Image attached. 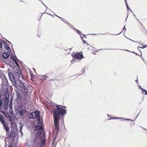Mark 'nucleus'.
Returning <instances> with one entry per match:
<instances>
[{"instance_id": "1", "label": "nucleus", "mask_w": 147, "mask_h": 147, "mask_svg": "<svg viewBox=\"0 0 147 147\" xmlns=\"http://www.w3.org/2000/svg\"><path fill=\"white\" fill-rule=\"evenodd\" d=\"M40 113L39 111L36 110L30 113L28 115V117L30 119H36L33 122L34 126V130H38L37 132L35 134L34 140L35 143V146H36L38 144L40 143L41 147H45L46 143V139H42L40 136L41 134L44 132L42 130L43 129V120L42 117L40 116Z\"/></svg>"}, {"instance_id": "2", "label": "nucleus", "mask_w": 147, "mask_h": 147, "mask_svg": "<svg viewBox=\"0 0 147 147\" xmlns=\"http://www.w3.org/2000/svg\"><path fill=\"white\" fill-rule=\"evenodd\" d=\"M50 107L54 110L53 116L55 129L58 133L59 130V121L67 113V110L63 109L54 102H50Z\"/></svg>"}, {"instance_id": "3", "label": "nucleus", "mask_w": 147, "mask_h": 147, "mask_svg": "<svg viewBox=\"0 0 147 147\" xmlns=\"http://www.w3.org/2000/svg\"><path fill=\"white\" fill-rule=\"evenodd\" d=\"M8 76L13 85L17 88L18 89V88L19 87L20 89L21 87H22L25 86L24 83H23L22 80H20V79H18L16 81L14 75L12 72H9Z\"/></svg>"}, {"instance_id": "4", "label": "nucleus", "mask_w": 147, "mask_h": 147, "mask_svg": "<svg viewBox=\"0 0 147 147\" xmlns=\"http://www.w3.org/2000/svg\"><path fill=\"white\" fill-rule=\"evenodd\" d=\"M9 84L7 79H5V80L2 81V83L0 85V94L1 92L4 93L5 91H8V88Z\"/></svg>"}, {"instance_id": "5", "label": "nucleus", "mask_w": 147, "mask_h": 147, "mask_svg": "<svg viewBox=\"0 0 147 147\" xmlns=\"http://www.w3.org/2000/svg\"><path fill=\"white\" fill-rule=\"evenodd\" d=\"M3 96H5V99L4 101V105L3 106V109L7 110L9 104V94L8 91H5L3 93Z\"/></svg>"}, {"instance_id": "6", "label": "nucleus", "mask_w": 147, "mask_h": 147, "mask_svg": "<svg viewBox=\"0 0 147 147\" xmlns=\"http://www.w3.org/2000/svg\"><path fill=\"white\" fill-rule=\"evenodd\" d=\"M16 100L17 101V106L18 108L20 109H22L23 108V105L21 97L19 91H16Z\"/></svg>"}, {"instance_id": "7", "label": "nucleus", "mask_w": 147, "mask_h": 147, "mask_svg": "<svg viewBox=\"0 0 147 147\" xmlns=\"http://www.w3.org/2000/svg\"><path fill=\"white\" fill-rule=\"evenodd\" d=\"M72 56L73 59V60H71L72 64L74 63L73 61H75V59L81 60L84 58L82 52H77L75 53V52H74L72 54Z\"/></svg>"}, {"instance_id": "8", "label": "nucleus", "mask_w": 147, "mask_h": 147, "mask_svg": "<svg viewBox=\"0 0 147 147\" xmlns=\"http://www.w3.org/2000/svg\"><path fill=\"white\" fill-rule=\"evenodd\" d=\"M3 116L0 114V121L4 127L7 134H9V128L8 126V124L5 123V121L3 119Z\"/></svg>"}, {"instance_id": "9", "label": "nucleus", "mask_w": 147, "mask_h": 147, "mask_svg": "<svg viewBox=\"0 0 147 147\" xmlns=\"http://www.w3.org/2000/svg\"><path fill=\"white\" fill-rule=\"evenodd\" d=\"M14 74L16 77L18 79H20V77H21L22 79H23V76L22 72L21 71V69H19L18 67V69H16L14 71Z\"/></svg>"}, {"instance_id": "10", "label": "nucleus", "mask_w": 147, "mask_h": 147, "mask_svg": "<svg viewBox=\"0 0 147 147\" xmlns=\"http://www.w3.org/2000/svg\"><path fill=\"white\" fill-rule=\"evenodd\" d=\"M3 95V92H1V94H0V112L2 114H3L4 113L3 111L1 109H3V99L1 97V96Z\"/></svg>"}, {"instance_id": "11", "label": "nucleus", "mask_w": 147, "mask_h": 147, "mask_svg": "<svg viewBox=\"0 0 147 147\" xmlns=\"http://www.w3.org/2000/svg\"><path fill=\"white\" fill-rule=\"evenodd\" d=\"M7 136V138H10L13 140H14L16 136L15 132L11 131L10 134H9Z\"/></svg>"}, {"instance_id": "12", "label": "nucleus", "mask_w": 147, "mask_h": 147, "mask_svg": "<svg viewBox=\"0 0 147 147\" xmlns=\"http://www.w3.org/2000/svg\"><path fill=\"white\" fill-rule=\"evenodd\" d=\"M26 112V111L24 109H19L18 110V112L21 117L23 116Z\"/></svg>"}, {"instance_id": "13", "label": "nucleus", "mask_w": 147, "mask_h": 147, "mask_svg": "<svg viewBox=\"0 0 147 147\" xmlns=\"http://www.w3.org/2000/svg\"><path fill=\"white\" fill-rule=\"evenodd\" d=\"M20 89L23 94H26L28 92V90L25 86L22 87H21Z\"/></svg>"}, {"instance_id": "14", "label": "nucleus", "mask_w": 147, "mask_h": 147, "mask_svg": "<svg viewBox=\"0 0 147 147\" xmlns=\"http://www.w3.org/2000/svg\"><path fill=\"white\" fill-rule=\"evenodd\" d=\"M1 57L3 58L7 59L9 58V55L7 52L3 53L2 55L0 54V58H1Z\"/></svg>"}, {"instance_id": "15", "label": "nucleus", "mask_w": 147, "mask_h": 147, "mask_svg": "<svg viewBox=\"0 0 147 147\" xmlns=\"http://www.w3.org/2000/svg\"><path fill=\"white\" fill-rule=\"evenodd\" d=\"M8 65L11 67L14 70V69L16 67V66L14 63H9Z\"/></svg>"}, {"instance_id": "16", "label": "nucleus", "mask_w": 147, "mask_h": 147, "mask_svg": "<svg viewBox=\"0 0 147 147\" xmlns=\"http://www.w3.org/2000/svg\"><path fill=\"white\" fill-rule=\"evenodd\" d=\"M13 61L14 62V63L16 64V66H17V67L19 69H20V67L19 65V63L16 61V60L15 59H14Z\"/></svg>"}, {"instance_id": "17", "label": "nucleus", "mask_w": 147, "mask_h": 147, "mask_svg": "<svg viewBox=\"0 0 147 147\" xmlns=\"http://www.w3.org/2000/svg\"><path fill=\"white\" fill-rule=\"evenodd\" d=\"M0 73L1 74V78L2 80V81L5 80V79H6L5 75L3 73H2L1 72Z\"/></svg>"}, {"instance_id": "18", "label": "nucleus", "mask_w": 147, "mask_h": 147, "mask_svg": "<svg viewBox=\"0 0 147 147\" xmlns=\"http://www.w3.org/2000/svg\"><path fill=\"white\" fill-rule=\"evenodd\" d=\"M75 31H76L78 34H79L80 35L81 37V36H82L81 34L83 36H84L85 35L84 34L82 33L81 32L80 30H78L77 29L75 30Z\"/></svg>"}, {"instance_id": "19", "label": "nucleus", "mask_w": 147, "mask_h": 147, "mask_svg": "<svg viewBox=\"0 0 147 147\" xmlns=\"http://www.w3.org/2000/svg\"><path fill=\"white\" fill-rule=\"evenodd\" d=\"M5 48L6 50H7L8 51H10V52L12 53V52L11 50V49L10 47H9L8 45L7 46H6L5 47Z\"/></svg>"}, {"instance_id": "20", "label": "nucleus", "mask_w": 147, "mask_h": 147, "mask_svg": "<svg viewBox=\"0 0 147 147\" xmlns=\"http://www.w3.org/2000/svg\"><path fill=\"white\" fill-rule=\"evenodd\" d=\"M140 89L142 90V93L143 94H144V92H145V94L147 95V92L145 90L143 89L141 87H140Z\"/></svg>"}, {"instance_id": "21", "label": "nucleus", "mask_w": 147, "mask_h": 147, "mask_svg": "<svg viewBox=\"0 0 147 147\" xmlns=\"http://www.w3.org/2000/svg\"><path fill=\"white\" fill-rule=\"evenodd\" d=\"M13 96L12 95L10 97V104H12L13 100Z\"/></svg>"}, {"instance_id": "22", "label": "nucleus", "mask_w": 147, "mask_h": 147, "mask_svg": "<svg viewBox=\"0 0 147 147\" xmlns=\"http://www.w3.org/2000/svg\"><path fill=\"white\" fill-rule=\"evenodd\" d=\"M68 25L69 26V27L74 30L75 31L76 29L74 26L70 25V24Z\"/></svg>"}, {"instance_id": "23", "label": "nucleus", "mask_w": 147, "mask_h": 147, "mask_svg": "<svg viewBox=\"0 0 147 147\" xmlns=\"http://www.w3.org/2000/svg\"><path fill=\"white\" fill-rule=\"evenodd\" d=\"M11 131H15V130H16V129H17V127L15 125L13 127L12 126H11Z\"/></svg>"}, {"instance_id": "24", "label": "nucleus", "mask_w": 147, "mask_h": 147, "mask_svg": "<svg viewBox=\"0 0 147 147\" xmlns=\"http://www.w3.org/2000/svg\"><path fill=\"white\" fill-rule=\"evenodd\" d=\"M11 56L10 57L9 60L10 61H12V60L13 61L14 59H15L13 57V55L12 53H11Z\"/></svg>"}, {"instance_id": "25", "label": "nucleus", "mask_w": 147, "mask_h": 147, "mask_svg": "<svg viewBox=\"0 0 147 147\" xmlns=\"http://www.w3.org/2000/svg\"><path fill=\"white\" fill-rule=\"evenodd\" d=\"M43 13H46V14H48V15H49V16H50L53 17V18L54 17V16H55V15H56V14H55L54 15H52V14H50V13H47L45 11L43 14Z\"/></svg>"}, {"instance_id": "26", "label": "nucleus", "mask_w": 147, "mask_h": 147, "mask_svg": "<svg viewBox=\"0 0 147 147\" xmlns=\"http://www.w3.org/2000/svg\"><path fill=\"white\" fill-rule=\"evenodd\" d=\"M81 39H82V40L83 42V43L84 44L86 43V44L88 45H89L86 42V41L85 40H84L83 38H82V36H81Z\"/></svg>"}, {"instance_id": "27", "label": "nucleus", "mask_w": 147, "mask_h": 147, "mask_svg": "<svg viewBox=\"0 0 147 147\" xmlns=\"http://www.w3.org/2000/svg\"><path fill=\"white\" fill-rule=\"evenodd\" d=\"M125 3H126V5H127V8L128 9H129L133 13V12L132 11L131 9H130V8L129 7V6H128V5H127V3L126 0H125Z\"/></svg>"}, {"instance_id": "28", "label": "nucleus", "mask_w": 147, "mask_h": 147, "mask_svg": "<svg viewBox=\"0 0 147 147\" xmlns=\"http://www.w3.org/2000/svg\"><path fill=\"white\" fill-rule=\"evenodd\" d=\"M62 21H63V22H64L65 23L67 24V25H69V23L67 22L66 21H65L64 20V19L63 18V20H61Z\"/></svg>"}, {"instance_id": "29", "label": "nucleus", "mask_w": 147, "mask_h": 147, "mask_svg": "<svg viewBox=\"0 0 147 147\" xmlns=\"http://www.w3.org/2000/svg\"><path fill=\"white\" fill-rule=\"evenodd\" d=\"M23 126V124H20V131H22V129Z\"/></svg>"}, {"instance_id": "30", "label": "nucleus", "mask_w": 147, "mask_h": 147, "mask_svg": "<svg viewBox=\"0 0 147 147\" xmlns=\"http://www.w3.org/2000/svg\"><path fill=\"white\" fill-rule=\"evenodd\" d=\"M9 109H12V104H10L9 105Z\"/></svg>"}, {"instance_id": "31", "label": "nucleus", "mask_w": 147, "mask_h": 147, "mask_svg": "<svg viewBox=\"0 0 147 147\" xmlns=\"http://www.w3.org/2000/svg\"><path fill=\"white\" fill-rule=\"evenodd\" d=\"M2 43H3L4 44V47L6 46H7V45H8L6 42L4 41H3Z\"/></svg>"}, {"instance_id": "32", "label": "nucleus", "mask_w": 147, "mask_h": 147, "mask_svg": "<svg viewBox=\"0 0 147 147\" xmlns=\"http://www.w3.org/2000/svg\"><path fill=\"white\" fill-rule=\"evenodd\" d=\"M9 112L10 114H12L13 112L12 111V109L10 110L9 109Z\"/></svg>"}, {"instance_id": "33", "label": "nucleus", "mask_w": 147, "mask_h": 147, "mask_svg": "<svg viewBox=\"0 0 147 147\" xmlns=\"http://www.w3.org/2000/svg\"><path fill=\"white\" fill-rule=\"evenodd\" d=\"M41 2L45 6V7H46V9L45 10V11H46L48 9L47 7L44 3H43V2L42 1H41Z\"/></svg>"}, {"instance_id": "34", "label": "nucleus", "mask_w": 147, "mask_h": 147, "mask_svg": "<svg viewBox=\"0 0 147 147\" xmlns=\"http://www.w3.org/2000/svg\"><path fill=\"white\" fill-rule=\"evenodd\" d=\"M59 106L62 108L63 109H64L65 108H66V106H63V105H59Z\"/></svg>"}, {"instance_id": "35", "label": "nucleus", "mask_w": 147, "mask_h": 147, "mask_svg": "<svg viewBox=\"0 0 147 147\" xmlns=\"http://www.w3.org/2000/svg\"><path fill=\"white\" fill-rule=\"evenodd\" d=\"M42 76L44 77L45 79L48 78V76H47L46 74L44 75H42Z\"/></svg>"}, {"instance_id": "36", "label": "nucleus", "mask_w": 147, "mask_h": 147, "mask_svg": "<svg viewBox=\"0 0 147 147\" xmlns=\"http://www.w3.org/2000/svg\"><path fill=\"white\" fill-rule=\"evenodd\" d=\"M122 119V118H119V117H114V118H113L111 119H109L110 120L111 119Z\"/></svg>"}, {"instance_id": "37", "label": "nucleus", "mask_w": 147, "mask_h": 147, "mask_svg": "<svg viewBox=\"0 0 147 147\" xmlns=\"http://www.w3.org/2000/svg\"><path fill=\"white\" fill-rule=\"evenodd\" d=\"M3 47V43L2 42H0V49L1 48Z\"/></svg>"}, {"instance_id": "38", "label": "nucleus", "mask_w": 147, "mask_h": 147, "mask_svg": "<svg viewBox=\"0 0 147 147\" xmlns=\"http://www.w3.org/2000/svg\"><path fill=\"white\" fill-rule=\"evenodd\" d=\"M55 16H57V17H58L59 18V19L61 20H63V18H61V17L59 16H57V15H55Z\"/></svg>"}, {"instance_id": "39", "label": "nucleus", "mask_w": 147, "mask_h": 147, "mask_svg": "<svg viewBox=\"0 0 147 147\" xmlns=\"http://www.w3.org/2000/svg\"><path fill=\"white\" fill-rule=\"evenodd\" d=\"M55 16H57V17H58L59 18V19L61 20H63V18H61V17L59 16H57V15H55Z\"/></svg>"}, {"instance_id": "40", "label": "nucleus", "mask_w": 147, "mask_h": 147, "mask_svg": "<svg viewBox=\"0 0 147 147\" xmlns=\"http://www.w3.org/2000/svg\"><path fill=\"white\" fill-rule=\"evenodd\" d=\"M41 79L42 80V81H44L46 79L44 77L42 76Z\"/></svg>"}, {"instance_id": "41", "label": "nucleus", "mask_w": 147, "mask_h": 147, "mask_svg": "<svg viewBox=\"0 0 147 147\" xmlns=\"http://www.w3.org/2000/svg\"><path fill=\"white\" fill-rule=\"evenodd\" d=\"M147 47V46H146V47H137V48L139 50V48H142V49H144V48L146 47Z\"/></svg>"}, {"instance_id": "42", "label": "nucleus", "mask_w": 147, "mask_h": 147, "mask_svg": "<svg viewBox=\"0 0 147 147\" xmlns=\"http://www.w3.org/2000/svg\"><path fill=\"white\" fill-rule=\"evenodd\" d=\"M85 69L83 68L82 69V72H83V73L85 72Z\"/></svg>"}, {"instance_id": "43", "label": "nucleus", "mask_w": 147, "mask_h": 147, "mask_svg": "<svg viewBox=\"0 0 147 147\" xmlns=\"http://www.w3.org/2000/svg\"><path fill=\"white\" fill-rule=\"evenodd\" d=\"M17 60L19 62V63H22V61L18 59V58H17Z\"/></svg>"}, {"instance_id": "44", "label": "nucleus", "mask_w": 147, "mask_h": 147, "mask_svg": "<svg viewBox=\"0 0 147 147\" xmlns=\"http://www.w3.org/2000/svg\"><path fill=\"white\" fill-rule=\"evenodd\" d=\"M6 41H7L8 42L10 43L11 44L12 46V45L11 42H10V41L7 40V39H6Z\"/></svg>"}, {"instance_id": "45", "label": "nucleus", "mask_w": 147, "mask_h": 147, "mask_svg": "<svg viewBox=\"0 0 147 147\" xmlns=\"http://www.w3.org/2000/svg\"><path fill=\"white\" fill-rule=\"evenodd\" d=\"M8 147H13L12 145L9 144L8 145Z\"/></svg>"}, {"instance_id": "46", "label": "nucleus", "mask_w": 147, "mask_h": 147, "mask_svg": "<svg viewBox=\"0 0 147 147\" xmlns=\"http://www.w3.org/2000/svg\"><path fill=\"white\" fill-rule=\"evenodd\" d=\"M26 147H30V145L28 144L26 145Z\"/></svg>"}, {"instance_id": "47", "label": "nucleus", "mask_w": 147, "mask_h": 147, "mask_svg": "<svg viewBox=\"0 0 147 147\" xmlns=\"http://www.w3.org/2000/svg\"><path fill=\"white\" fill-rule=\"evenodd\" d=\"M21 133V136H22V135H23V133L22 132L21 133Z\"/></svg>"}, {"instance_id": "48", "label": "nucleus", "mask_w": 147, "mask_h": 147, "mask_svg": "<svg viewBox=\"0 0 147 147\" xmlns=\"http://www.w3.org/2000/svg\"><path fill=\"white\" fill-rule=\"evenodd\" d=\"M125 26H124L123 28V30H126V28H125Z\"/></svg>"}, {"instance_id": "49", "label": "nucleus", "mask_w": 147, "mask_h": 147, "mask_svg": "<svg viewBox=\"0 0 147 147\" xmlns=\"http://www.w3.org/2000/svg\"><path fill=\"white\" fill-rule=\"evenodd\" d=\"M83 38H87V37L86 36H85V35L84 36H83Z\"/></svg>"}, {"instance_id": "50", "label": "nucleus", "mask_w": 147, "mask_h": 147, "mask_svg": "<svg viewBox=\"0 0 147 147\" xmlns=\"http://www.w3.org/2000/svg\"><path fill=\"white\" fill-rule=\"evenodd\" d=\"M125 120H131V121H132L130 119H125Z\"/></svg>"}, {"instance_id": "51", "label": "nucleus", "mask_w": 147, "mask_h": 147, "mask_svg": "<svg viewBox=\"0 0 147 147\" xmlns=\"http://www.w3.org/2000/svg\"><path fill=\"white\" fill-rule=\"evenodd\" d=\"M53 80L52 79H50V80H49V81H52Z\"/></svg>"}, {"instance_id": "52", "label": "nucleus", "mask_w": 147, "mask_h": 147, "mask_svg": "<svg viewBox=\"0 0 147 147\" xmlns=\"http://www.w3.org/2000/svg\"><path fill=\"white\" fill-rule=\"evenodd\" d=\"M130 39V40H131V41H133V42H135V41H133V40H131V39Z\"/></svg>"}, {"instance_id": "53", "label": "nucleus", "mask_w": 147, "mask_h": 147, "mask_svg": "<svg viewBox=\"0 0 147 147\" xmlns=\"http://www.w3.org/2000/svg\"><path fill=\"white\" fill-rule=\"evenodd\" d=\"M72 48V47L70 49H69L70 50H71Z\"/></svg>"}, {"instance_id": "54", "label": "nucleus", "mask_w": 147, "mask_h": 147, "mask_svg": "<svg viewBox=\"0 0 147 147\" xmlns=\"http://www.w3.org/2000/svg\"><path fill=\"white\" fill-rule=\"evenodd\" d=\"M33 69L35 71H36L35 70L34 68H33Z\"/></svg>"}, {"instance_id": "55", "label": "nucleus", "mask_w": 147, "mask_h": 147, "mask_svg": "<svg viewBox=\"0 0 147 147\" xmlns=\"http://www.w3.org/2000/svg\"><path fill=\"white\" fill-rule=\"evenodd\" d=\"M124 51H129L128 50H124Z\"/></svg>"}, {"instance_id": "56", "label": "nucleus", "mask_w": 147, "mask_h": 147, "mask_svg": "<svg viewBox=\"0 0 147 147\" xmlns=\"http://www.w3.org/2000/svg\"><path fill=\"white\" fill-rule=\"evenodd\" d=\"M22 132V131H20V130L19 131V132H20V133H21V132Z\"/></svg>"}, {"instance_id": "57", "label": "nucleus", "mask_w": 147, "mask_h": 147, "mask_svg": "<svg viewBox=\"0 0 147 147\" xmlns=\"http://www.w3.org/2000/svg\"><path fill=\"white\" fill-rule=\"evenodd\" d=\"M136 82H137L138 81V80H136Z\"/></svg>"}, {"instance_id": "58", "label": "nucleus", "mask_w": 147, "mask_h": 147, "mask_svg": "<svg viewBox=\"0 0 147 147\" xmlns=\"http://www.w3.org/2000/svg\"><path fill=\"white\" fill-rule=\"evenodd\" d=\"M134 16L135 17H136V15H135V14H134Z\"/></svg>"}, {"instance_id": "59", "label": "nucleus", "mask_w": 147, "mask_h": 147, "mask_svg": "<svg viewBox=\"0 0 147 147\" xmlns=\"http://www.w3.org/2000/svg\"><path fill=\"white\" fill-rule=\"evenodd\" d=\"M137 19V20H138V21H139V20L138 19V18H136Z\"/></svg>"}, {"instance_id": "60", "label": "nucleus", "mask_w": 147, "mask_h": 147, "mask_svg": "<svg viewBox=\"0 0 147 147\" xmlns=\"http://www.w3.org/2000/svg\"><path fill=\"white\" fill-rule=\"evenodd\" d=\"M121 33V32L120 33H119V34H115V35H118V34H120Z\"/></svg>"}, {"instance_id": "61", "label": "nucleus", "mask_w": 147, "mask_h": 147, "mask_svg": "<svg viewBox=\"0 0 147 147\" xmlns=\"http://www.w3.org/2000/svg\"><path fill=\"white\" fill-rule=\"evenodd\" d=\"M132 53H134V51H133V52H132Z\"/></svg>"}, {"instance_id": "62", "label": "nucleus", "mask_w": 147, "mask_h": 147, "mask_svg": "<svg viewBox=\"0 0 147 147\" xmlns=\"http://www.w3.org/2000/svg\"><path fill=\"white\" fill-rule=\"evenodd\" d=\"M48 9H49V10H50V11H51V9H49V8H48Z\"/></svg>"}, {"instance_id": "63", "label": "nucleus", "mask_w": 147, "mask_h": 147, "mask_svg": "<svg viewBox=\"0 0 147 147\" xmlns=\"http://www.w3.org/2000/svg\"><path fill=\"white\" fill-rule=\"evenodd\" d=\"M2 71L0 70V73Z\"/></svg>"}, {"instance_id": "64", "label": "nucleus", "mask_w": 147, "mask_h": 147, "mask_svg": "<svg viewBox=\"0 0 147 147\" xmlns=\"http://www.w3.org/2000/svg\"><path fill=\"white\" fill-rule=\"evenodd\" d=\"M87 49H88L89 50H90V49H89V48H88Z\"/></svg>"}]
</instances>
